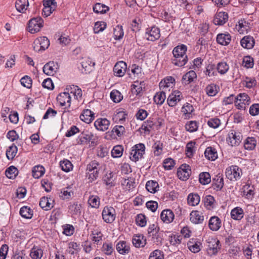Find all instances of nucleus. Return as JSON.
I'll return each instance as SVG.
<instances>
[{"label":"nucleus","instance_id":"nucleus-1","mask_svg":"<svg viewBox=\"0 0 259 259\" xmlns=\"http://www.w3.org/2000/svg\"><path fill=\"white\" fill-rule=\"evenodd\" d=\"M186 51L187 47L184 45L175 47L172 51L174 58L172 60V63L179 67L184 66L188 61Z\"/></svg>","mask_w":259,"mask_h":259},{"label":"nucleus","instance_id":"nucleus-2","mask_svg":"<svg viewBox=\"0 0 259 259\" xmlns=\"http://www.w3.org/2000/svg\"><path fill=\"white\" fill-rule=\"evenodd\" d=\"M99 163L95 160L90 162L87 167V177L89 182H92L98 177Z\"/></svg>","mask_w":259,"mask_h":259},{"label":"nucleus","instance_id":"nucleus-3","mask_svg":"<svg viewBox=\"0 0 259 259\" xmlns=\"http://www.w3.org/2000/svg\"><path fill=\"white\" fill-rule=\"evenodd\" d=\"M250 103V99L245 93H240L235 97V105L238 109L245 110Z\"/></svg>","mask_w":259,"mask_h":259},{"label":"nucleus","instance_id":"nucleus-4","mask_svg":"<svg viewBox=\"0 0 259 259\" xmlns=\"http://www.w3.org/2000/svg\"><path fill=\"white\" fill-rule=\"evenodd\" d=\"M145 147L143 144L140 143L132 147L130 158L134 161H137L143 157L145 153Z\"/></svg>","mask_w":259,"mask_h":259},{"label":"nucleus","instance_id":"nucleus-5","mask_svg":"<svg viewBox=\"0 0 259 259\" xmlns=\"http://www.w3.org/2000/svg\"><path fill=\"white\" fill-rule=\"evenodd\" d=\"M241 175V169L236 165H232L226 169V177L232 181H236L239 179Z\"/></svg>","mask_w":259,"mask_h":259},{"label":"nucleus","instance_id":"nucleus-6","mask_svg":"<svg viewBox=\"0 0 259 259\" xmlns=\"http://www.w3.org/2000/svg\"><path fill=\"white\" fill-rule=\"evenodd\" d=\"M102 217L106 223H112L116 218L115 209L112 206H105L102 210Z\"/></svg>","mask_w":259,"mask_h":259},{"label":"nucleus","instance_id":"nucleus-7","mask_svg":"<svg viewBox=\"0 0 259 259\" xmlns=\"http://www.w3.org/2000/svg\"><path fill=\"white\" fill-rule=\"evenodd\" d=\"M242 136L239 132L234 130L229 132L227 137V142L231 146H237L241 143Z\"/></svg>","mask_w":259,"mask_h":259},{"label":"nucleus","instance_id":"nucleus-8","mask_svg":"<svg viewBox=\"0 0 259 259\" xmlns=\"http://www.w3.org/2000/svg\"><path fill=\"white\" fill-rule=\"evenodd\" d=\"M43 20L40 17L33 18L29 20L28 30L31 33L38 32L42 27Z\"/></svg>","mask_w":259,"mask_h":259},{"label":"nucleus","instance_id":"nucleus-9","mask_svg":"<svg viewBox=\"0 0 259 259\" xmlns=\"http://www.w3.org/2000/svg\"><path fill=\"white\" fill-rule=\"evenodd\" d=\"M251 27L250 22L245 19H241L236 24L235 29L240 34H244L247 33Z\"/></svg>","mask_w":259,"mask_h":259},{"label":"nucleus","instance_id":"nucleus-10","mask_svg":"<svg viewBox=\"0 0 259 259\" xmlns=\"http://www.w3.org/2000/svg\"><path fill=\"white\" fill-rule=\"evenodd\" d=\"M95 141V138L94 135L88 131L83 132L78 137L77 143L81 145H85L89 143L90 142L92 143H94Z\"/></svg>","mask_w":259,"mask_h":259},{"label":"nucleus","instance_id":"nucleus-11","mask_svg":"<svg viewBox=\"0 0 259 259\" xmlns=\"http://www.w3.org/2000/svg\"><path fill=\"white\" fill-rule=\"evenodd\" d=\"M43 5L44 8L42 10V13L46 17L50 16L57 6V2L53 1L52 0H44Z\"/></svg>","mask_w":259,"mask_h":259},{"label":"nucleus","instance_id":"nucleus-12","mask_svg":"<svg viewBox=\"0 0 259 259\" xmlns=\"http://www.w3.org/2000/svg\"><path fill=\"white\" fill-rule=\"evenodd\" d=\"M183 99L182 93L179 91L172 92L168 96L167 102L170 107L175 106Z\"/></svg>","mask_w":259,"mask_h":259},{"label":"nucleus","instance_id":"nucleus-13","mask_svg":"<svg viewBox=\"0 0 259 259\" xmlns=\"http://www.w3.org/2000/svg\"><path fill=\"white\" fill-rule=\"evenodd\" d=\"M190 166L187 164H182L178 169L177 175L179 178L183 181L187 180L190 174Z\"/></svg>","mask_w":259,"mask_h":259},{"label":"nucleus","instance_id":"nucleus-14","mask_svg":"<svg viewBox=\"0 0 259 259\" xmlns=\"http://www.w3.org/2000/svg\"><path fill=\"white\" fill-rule=\"evenodd\" d=\"M145 36L150 41H154L160 37V30L158 28L153 26L146 29Z\"/></svg>","mask_w":259,"mask_h":259},{"label":"nucleus","instance_id":"nucleus-15","mask_svg":"<svg viewBox=\"0 0 259 259\" xmlns=\"http://www.w3.org/2000/svg\"><path fill=\"white\" fill-rule=\"evenodd\" d=\"M57 101L59 103L61 106H66L67 107H70L71 101V97L69 93L64 92L60 94L57 98Z\"/></svg>","mask_w":259,"mask_h":259},{"label":"nucleus","instance_id":"nucleus-16","mask_svg":"<svg viewBox=\"0 0 259 259\" xmlns=\"http://www.w3.org/2000/svg\"><path fill=\"white\" fill-rule=\"evenodd\" d=\"M58 69V64L54 62H49L43 67V72L47 75H53Z\"/></svg>","mask_w":259,"mask_h":259},{"label":"nucleus","instance_id":"nucleus-17","mask_svg":"<svg viewBox=\"0 0 259 259\" xmlns=\"http://www.w3.org/2000/svg\"><path fill=\"white\" fill-rule=\"evenodd\" d=\"M127 68L126 64L123 61H119L115 65L113 71L114 74L118 77L123 76Z\"/></svg>","mask_w":259,"mask_h":259},{"label":"nucleus","instance_id":"nucleus-18","mask_svg":"<svg viewBox=\"0 0 259 259\" xmlns=\"http://www.w3.org/2000/svg\"><path fill=\"white\" fill-rule=\"evenodd\" d=\"M160 218L163 223L169 224L174 221L175 214L173 211L170 209H164L161 212Z\"/></svg>","mask_w":259,"mask_h":259},{"label":"nucleus","instance_id":"nucleus-19","mask_svg":"<svg viewBox=\"0 0 259 259\" xmlns=\"http://www.w3.org/2000/svg\"><path fill=\"white\" fill-rule=\"evenodd\" d=\"M175 79L172 76H167L162 79L159 83L160 89L166 91L169 88H172L175 84Z\"/></svg>","mask_w":259,"mask_h":259},{"label":"nucleus","instance_id":"nucleus-20","mask_svg":"<svg viewBox=\"0 0 259 259\" xmlns=\"http://www.w3.org/2000/svg\"><path fill=\"white\" fill-rule=\"evenodd\" d=\"M190 220L195 224H201L204 221V216L201 212L193 210L190 214Z\"/></svg>","mask_w":259,"mask_h":259},{"label":"nucleus","instance_id":"nucleus-21","mask_svg":"<svg viewBox=\"0 0 259 259\" xmlns=\"http://www.w3.org/2000/svg\"><path fill=\"white\" fill-rule=\"evenodd\" d=\"M54 203V200L51 198L43 197L39 201V206L45 210H49L53 207Z\"/></svg>","mask_w":259,"mask_h":259},{"label":"nucleus","instance_id":"nucleus-22","mask_svg":"<svg viewBox=\"0 0 259 259\" xmlns=\"http://www.w3.org/2000/svg\"><path fill=\"white\" fill-rule=\"evenodd\" d=\"M224 179L222 174H219L212 179V186L213 189L216 191H220L224 186Z\"/></svg>","mask_w":259,"mask_h":259},{"label":"nucleus","instance_id":"nucleus-23","mask_svg":"<svg viewBox=\"0 0 259 259\" xmlns=\"http://www.w3.org/2000/svg\"><path fill=\"white\" fill-rule=\"evenodd\" d=\"M94 125L97 130L105 131L109 126L110 121L106 118H100L94 122Z\"/></svg>","mask_w":259,"mask_h":259},{"label":"nucleus","instance_id":"nucleus-24","mask_svg":"<svg viewBox=\"0 0 259 259\" xmlns=\"http://www.w3.org/2000/svg\"><path fill=\"white\" fill-rule=\"evenodd\" d=\"M228 16L227 13L220 12L215 15L213 23L215 25H222L228 21Z\"/></svg>","mask_w":259,"mask_h":259},{"label":"nucleus","instance_id":"nucleus-25","mask_svg":"<svg viewBox=\"0 0 259 259\" xmlns=\"http://www.w3.org/2000/svg\"><path fill=\"white\" fill-rule=\"evenodd\" d=\"M240 44L243 48L250 49L254 45V39L252 36L249 35L245 36L241 39Z\"/></svg>","mask_w":259,"mask_h":259},{"label":"nucleus","instance_id":"nucleus-26","mask_svg":"<svg viewBox=\"0 0 259 259\" xmlns=\"http://www.w3.org/2000/svg\"><path fill=\"white\" fill-rule=\"evenodd\" d=\"M146 243V239L142 234H136L133 236V244L136 247H144Z\"/></svg>","mask_w":259,"mask_h":259},{"label":"nucleus","instance_id":"nucleus-27","mask_svg":"<svg viewBox=\"0 0 259 259\" xmlns=\"http://www.w3.org/2000/svg\"><path fill=\"white\" fill-rule=\"evenodd\" d=\"M82 67V71L87 73L92 70V68L95 65V63L93 62L89 58H84L81 62Z\"/></svg>","mask_w":259,"mask_h":259},{"label":"nucleus","instance_id":"nucleus-28","mask_svg":"<svg viewBox=\"0 0 259 259\" xmlns=\"http://www.w3.org/2000/svg\"><path fill=\"white\" fill-rule=\"evenodd\" d=\"M188 248L190 251L194 253H197L201 250L202 244L199 241H196L195 239H191L187 243Z\"/></svg>","mask_w":259,"mask_h":259},{"label":"nucleus","instance_id":"nucleus-29","mask_svg":"<svg viewBox=\"0 0 259 259\" xmlns=\"http://www.w3.org/2000/svg\"><path fill=\"white\" fill-rule=\"evenodd\" d=\"M208 226L212 231H218L221 228V221L218 217H211L209 219Z\"/></svg>","mask_w":259,"mask_h":259},{"label":"nucleus","instance_id":"nucleus-30","mask_svg":"<svg viewBox=\"0 0 259 259\" xmlns=\"http://www.w3.org/2000/svg\"><path fill=\"white\" fill-rule=\"evenodd\" d=\"M92 240L97 245H101L103 240V235L100 229H95L91 234Z\"/></svg>","mask_w":259,"mask_h":259},{"label":"nucleus","instance_id":"nucleus-31","mask_svg":"<svg viewBox=\"0 0 259 259\" xmlns=\"http://www.w3.org/2000/svg\"><path fill=\"white\" fill-rule=\"evenodd\" d=\"M94 114L91 110L86 109L83 111L80 115V119L87 123H91L94 119Z\"/></svg>","mask_w":259,"mask_h":259},{"label":"nucleus","instance_id":"nucleus-32","mask_svg":"<svg viewBox=\"0 0 259 259\" xmlns=\"http://www.w3.org/2000/svg\"><path fill=\"white\" fill-rule=\"evenodd\" d=\"M28 6V0H17L15 2L16 9L20 13H25Z\"/></svg>","mask_w":259,"mask_h":259},{"label":"nucleus","instance_id":"nucleus-33","mask_svg":"<svg viewBox=\"0 0 259 259\" xmlns=\"http://www.w3.org/2000/svg\"><path fill=\"white\" fill-rule=\"evenodd\" d=\"M116 250L120 254H125L130 252V247L125 241H120L116 244Z\"/></svg>","mask_w":259,"mask_h":259},{"label":"nucleus","instance_id":"nucleus-34","mask_svg":"<svg viewBox=\"0 0 259 259\" xmlns=\"http://www.w3.org/2000/svg\"><path fill=\"white\" fill-rule=\"evenodd\" d=\"M231 40V37L229 33H220L217 35V42L223 46L228 45Z\"/></svg>","mask_w":259,"mask_h":259},{"label":"nucleus","instance_id":"nucleus-35","mask_svg":"<svg viewBox=\"0 0 259 259\" xmlns=\"http://www.w3.org/2000/svg\"><path fill=\"white\" fill-rule=\"evenodd\" d=\"M196 77L197 75L196 72L193 70H191L183 75L182 82L185 84H188L193 81Z\"/></svg>","mask_w":259,"mask_h":259},{"label":"nucleus","instance_id":"nucleus-36","mask_svg":"<svg viewBox=\"0 0 259 259\" xmlns=\"http://www.w3.org/2000/svg\"><path fill=\"white\" fill-rule=\"evenodd\" d=\"M205 157L208 160L214 161L218 158L216 150L211 147L206 148L204 152Z\"/></svg>","mask_w":259,"mask_h":259},{"label":"nucleus","instance_id":"nucleus-37","mask_svg":"<svg viewBox=\"0 0 259 259\" xmlns=\"http://www.w3.org/2000/svg\"><path fill=\"white\" fill-rule=\"evenodd\" d=\"M43 254L44 252L41 248L37 246H34L31 249L29 255L32 259H40Z\"/></svg>","mask_w":259,"mask_h":259},{"label":"nucleus","instance_id":"nucleus-38","mask_svg":"<svg viewBox=\"0 0 259 259\" xmlns=\"http://www.w3.org/2000/svg\"><path fill=\"white\" fill-rule=\"evenodd\" d=\"M243 210L239 207H236L231 210V216L234 220H240L243 218Z\"/></svg>","mask_w":259,"mask_h":259},{"label":"nucleus","instance_id":"nucleus-39","mask_svg":"<svg viewBox=\"0 0 259 259\" xmlns=\"http://www.w3.org/2000/svg\"><path fill=\"white\" fill-rule=\"evenodd\" d=\"M121 184L123 189L126 190L130 191L135 187V183L133 179L130 178L128 179H123L121 181Z\"/></svg>","mask_w":259,"mask_h":259},{"label":"nucleus","instance_id":"nucleus-40","mask_svg":"<svg viewBox=\"0 0 259 259\" xmlns=\"http://www.w3.org/2000/svg\"><path fill=\"white\" fill-rule=\"evenodd\" d=\"M243 195L248 199H251L254 195V188L250 185H245L243 187Z\"/></svg>","mask_w":259,"mask_h":259},{"label":"nucleus","instance_id":"nucleus-41","mask_svg":"<svg viewBox=\"0 0 259 259\" xmlns=\"http://www.w3.org/2000/svg\"><path fill=\"white\" fill-rule=\"evenodd\" d=\"M200 198L197 194L191 193L187 198L188 204L191 206L197 205L200 202Z\"/></svg>","mask_w":259,"mask_h":259},{"label":"nucleus","instance_id":"nucleus-42","mask_svg":"<svg viewBox=\"0 0 259 259\" xmlns=\"http://www.w3.org/2000/svg\"><path fill=\"white\" fill-rule=\"evenodd\" d=\"M256 144V141L253 137H248L244 143V148L248 150H252L254 149Z\"/></svg>","mask_w":259,"mask_h":259},{"label":"nucleus","instance_id":"nucleus-43","mask_svg":"<svg viewBox=\"0 0 259 259\" xmlns=\"http://www.w3.org/2000/svg\"><path fill=\"white\" fill-rule=\"evenodd\" d=\"M214 203V198L210 195L206 196L204 198V206L208 209L211 210L213 209L215 206Z\"/></svg>","mask_w":259,"mask_h":259},{"label":"nucleus","instance_id":"nucleus-44","mask_svg":"<svg viewBox=\"0 0 259 259\" xmlns=\"http://www.w3.org/2000/svg\"><path fill=\"white\" fill-rule=\"evenodd\" d=\"M146 188L149 192L154 193L159 190V185L155 181H149L146 184Z\"/></svg>","mask_w":259,"mask_h":259},{"label":"nucleus","instance_id":"nucleus-45","mask_svg":"<svg viewBox=\"0 0 259 259\" xmlns=\"http://www.w3.org/2000/svg\"><path fill=\"white\" fill-rule=\"evenodd\" d=\"M32 176L35 179H38L45 173V168L42 166H35L32 169Z\"/></svg>","mask_w":259,"mask_h":259},{"label":"nucleus","instance_id":"nucleus-46","mask_svg":"<svg viewBox=\"0 0 259 259\" xmlns=\"http://www.w3.org/2000/svg\"><path fill=\"white\" fill-rule=\"evenodd\" d=\"M20 214L25 219H31L33 215V210L27 206H23L20 210Z\"/></svg>","mask_w":259,"mask_h":259},{"label":"nucleus","instance_id":"nucleus-47","mask_svg":"<svg viewBox=\"0 0 259 259\" xmlns=\"http://www.w3.org/2000/svg\"><path fill=\"white\" fill-rule=\"evenodd\" d=\"M60 165L62 170L69 172L72 170L73 165L68 159H64L60 162Z\"/></svg>","mask_w":259,"mask_h":259},{"label":"nucleus","instance_id":"nucleus-48","mask_svg":"<svg viewBox=\"0 0 259 259\" xmlns=\"http://www.w3.org/2000/svg\"><path fill=\"white\" fill-rule=\"evenodd\" d=\"M79 249V244L74 242H70L68 244L67 251L71 254H77Z\"/></svg>","mask_w":259,"mask_h":259},{"label":"nucleus","instance_id":"nucleus-49","mask_svg":"<svg viewBox=\"0 0 259 259\" xmlns=\"http://www.w3.org/2000/svg\"><path fill=\"white\" fill-rule=\"evenodd\" d=\"M165 92V91L162 90V91L157 93L154 96V101L156 104L162 105L164 103L166 99Z\"/></svg>","mask_w":259,"mask_h":259},{"label":"nucleus","instance_id":"nucleus-50","mask_svg":"<svg viewBox=\"0 0 259 259\" xmlns=\"http://www.w3.org/2000/svg\"><path fill=\"white\" fill-rule=\"evenodd\" d=\"M81 206L77 202H71L69 206V210L72 214H78L80 213Z\"/></svg>","mask_w":259,"mask_h":259},{"label":"nucleus","instance_id":"nucleus-51","mask_svg":"<svg viewBox=\"0 0 259 259\" xmlns=\"http://www.w3.org/2000/svg\"><path fill=\"white\" fill-rule=\"evenodd\" d=\"M109 9L108 7L101 3H97L93 7V10L96 13L104 14L107 12Z\"/></svg>","mask_w":259,"mask_h":259},{"label":"nucleus","instance_id":"nucleus-52","mask_svg":"<svg viewBox=\"0 0 259 259\" xmlns=\"http://www.w3.org/2000/svg\"><path fill=\"white\" fill-rule=\"evenodd\" d=\"M199 182L202 185H206L211 182L210 175L208 172H203L199 174Z\"/></svg>","mask_w":259,"mask_h":259},{"label":"nucleus","instance_id":"nucleus-53","mask_svg":"<svg viewBox=\"0 0 259 259\" xmlns=\"http://www.w3.org/2000/svg\"><path fill=\"white\" fill-rule=\"evenodd\" d=\"M100 198L96 195H91L88 200V203L93 208H98L100 205Z\"/></svg>","mask_w":259,"mask_h":259},{"label":"nucleus","instance_id":"nucleus-54","mask_svg":"<svg viewBox=\"0 0 259 259\" xmlns=\"http://www.w3.org/2000/svg\"><path fill=\"white\" fill-rule=\"evenodd\" d=\"M17 152V147L15 145L10 146L6 152L7 157L9 160L13 159L16 156Z\"/></svg>","mask_w":259,"mask_h":259},{"label":"nucleus","instance_id":"nucleus-55","mask_svg":"<svg viewBox=\"0 0 259 259\" xmlns=\"http://www.w3.org/2000/svg\"><path fill=\"white\" fill-rule=\"evenodd\" d=\"M123 148L121 145L114 146L111 151V155L114 158L120 157L123 154Z\"/></svg>","mask_w":259,"mask_h":259},{"label":"nucleus","instance_id":"nucleus-56","mask_svg":"<svg viewBox=\"0 0 259 259\" xmlns=\"http://www.w3.org/2000/svg\"><path fill=\"white\" fill-rule=\"evenodd\" d=\"M124 34V32L122 29V27L120 25H117L114 28L113 35L114 39L116 40L121 39Z\"/></svg>","mask_w":259,"mask_h":259},{"label":"nucleus","instance_id":"nucleus-57","mask_svg":"<svg viewBox=\"0 0 259 259\" xmlns=\"http://www.w3.org/2000/svg\"><path fill=\"white\" fill-rule=\"evenodd\" d=\"M217 69L221 74H225L229 70V65L225 62H221L217 64Z\"/></svg>","mask_w":259,"mask_h":259},{"label":"nucleus","instance_id":"nucleus-58","mask_svg":"<svg viewBox=\"0 0 259 259\" xmlns=\"http://www.w3.org/2000/svg\"><path fill=\"white\" fill-rule=\"evenodd\" d=\"M73 195V192L70 190V188H66L62 189L60 193L59 196L62 199H68Z\"/></svg>","mask_w":259,"mask_h":259},{"label":"nucleus","instance_id":"nucleus-59","mask_svg":"<svg viewBox=\"0 0 259 259\" xmlns=\"http://www.w3.org/2000/svg\"><path fill=\"white\" fill-rule=\"evenodd\" d=\"M242 65L246 68H252L254 65L253 59L249 56H245L243 58Z\"/></svg>","mask_w":259,"mask_h":259},{"label":"nucleus","instance_id":"nucleus-60","mask_svg":"<svg viewBox=\"0 0 259 259\" xmlns=\"http://www.w3.org/2000/svg\"><path fill=\"white\" fill-rule=\"evenodd\" d=\"M110 98L113 102L118 103L121 101L123 97L118 91L115 90L110 93Z\"/></svg>","mask_w":259,"mask_h":259},{"label":"nucleus","instance_id":"nucleus-61","mask_svg":"<svg viewBox=\"0 0 259 259\" xmlns=\"http://www.w3.org/2000/svg\"><path fill=\"white\" fill-rule=\"evenodd\" d=\"M198 123L196 121H190L185 125L186 130L189 132H194L197 130Z\"/></svg>","mask_w":259,"mask_h":259},{"label":"nucleus","instance_id":"nucleus-62","mask_svg":"<svg viewBox=\"0 0 259 259\" xmlns=\"http://www.w3.org/2000/svg\"><path fill=\"white\" fill-rule=\"evenodd\" d=\"M106 27V23L103 21H98L95 23L94 31L95 33L103 31Z\"/></svg>","mask_w":259,"mask_h":259},{"label":"nucleus","instance_id":"nucleus-63","mask_svg":"<svg viewBox=\"0 0 259 259\" xmlns=\"http://www.w3.org/2000/svg\"><path fill=\"white\" fill-rule=\"evenodd\" d=\"M126 115L124 111H118L114 114L113 119L115 122H120L125 120Z\"/></svg>","mask_w":259,"mask_h":259},{"label":"nucleus","instance_id":"nucleus-64","mask_svg":"<svg viewBox=\"0 0 259 259\" xmlns=\"http://www.w3.org/2000/svg\"><path fill=\"white\" fill-rule=\"evenodd\" d=\"M205 92L209 96H214L218 93L217 86L214 84H209L206 87Z\"/></svg>","mask_w":259,"mask_h":259}]
</instances>
